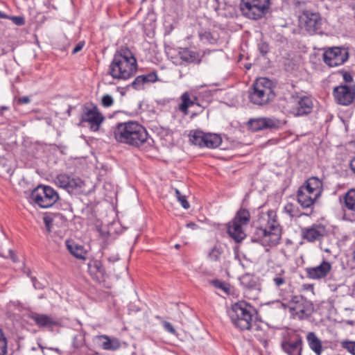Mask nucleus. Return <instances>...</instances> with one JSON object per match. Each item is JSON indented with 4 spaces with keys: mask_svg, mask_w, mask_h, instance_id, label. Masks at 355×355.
Masks as SVG:
<instances>
[{
    "mask_svg": "<svg viewBox=\"0 0 355 355\" xmlns=\"http://www.w3.org/2000/svg\"><path fill=\"white\" fill-rule=\"evenodd\" d=\"M271 274L272 282L276 288L280 290L288 284L289 279L286 276V272L282 267L275 268Z\"/></svg>",
    "mask_w": 355,
    "mask_h": 355,
    "instance_id": "23",
    "label": "nucleus"
},
{
    "mask_svg": "<svg viewBox=\"0 0 355 355\" xmlns=\"http://www.w3.org/2000/svg\"><path fill=\"white\" fill-rule=\"evenodd\" d=\"M109 263H114L119 260V256L117 253H112L107 257Z\"/></svg>",
    "mask_w": 355,
    "mask_h": 355,
    "instance_id": "50",
    "label": "nucleus"
},
{
    "mask_svg": "<svg viewBox=\"0 0 355 355\" xmlns=\"http://www.w3.org/2000/svg\"><path fill=\"white\" fill-rule=\"evenodd\" d=\"M55 184L71 193H80L84 191L85 182L80 178L61 173L56 176Z\"/></svg>",
    "mask_w": 355,
    "mask_h": 355,
    "instance_id": "14",
    "label": "nucleus"
},
{
    "mask_svg": "<svg viewBox=\"0 0 355 355\" xmlns=\"http://www.w3.org/2000/svg\"><path fill=\"white\" fill-rule=\"evenodd\" d=\"M33 285L35 289H42L44 288V285L40 283L35 277H31Z\"/></svg>",
    "mask_w": 355,
    "mask_h": 355,
    "instance_id": "51",
    "label": "nucleus"
},
{
    "mask_svg": "<svg viewBox=\"0 0 355 355\" xmlns=\"http://www.w3.org/2000/svg\"><path fill=\"white\" fill-rule=\"evenodd\" d=\"M275 94L272 89V82L266 78H259L253 83L249 91L250 101L257 105H264L272 101Z\"/></svg>",
    "mask_w": 355,
    "mask_h": 355,
    "instance_id": "6",
    "label": "nucleus"
},
{
    "mask_svg": "<svg viewBox=\"0 0 355 355\" xmlns=\"http://www.w3.org/2000/svg\"><path fill=\"white\" fill-rule=\"evenodd\" d=\"M343 204L348 210L355 211V189H350L345 193Z\"/></svg>",
    "mask_w": 355,
    "mask_h": 355,
    "instance_id": "34",
    "label": "nucleus"
},
{
    "mask_svg": "<svg viewBox=\"0 0 355 355\" xmlns=\"http://www.w3.org/2000/svg\"><path fill=\"white\" fill-rule=\"evenodd\" d=\"M291 101L293 103L290 113L295 116L308 115L312 112L313 101L310 96L304 95L300 92H295L291 96Z\"/></svg>",
    "mask_w": 355,
    "mask_h": 355,
    "instance_id": "12",
    "label": "nucleus"
},
{
    "mask_svg": "<svg viewBox=\"0 0 355 355\" xmlns=\"http://www.w3.org/2000/svg\"><path fill=\"white\" fill-rule=\"evenodd\" d=\"M206 136L207 133L202 130H192L189 134V140L193 144L204 148Z\"/></svg>",
    "mask_w": 355,
    "mask_h": 355,
    "instance_id": "30",
    "label": "nucleus"
},
{
    "mask_svg": "<svg viewBox=\"0 0 355 355\" xmlns=\"http://www.w3.org/2000/svg\"><path fill=\"white\" fill-rule=\"evenodd\" d=\"M326 228L321 224H313L311 227H304L301 230L303 239L309 242L321 240L326 234Z\"/></svg>",
    "mask_w": 355,
    "mask_h": 355,
    "instance_id": "19",
    "label": "nucleus"
},
{
    "mask_svg": "<svg viewBox=\"0 0 355 355\" xmlns=\"http://www.w3.org/2000/svg\"><path fill=\"white\" fill-rule=\"evenodd\" d=\"M44 222L46 230H47L48 232H50L52 223H53V219L49 216H45L44 218Z\"/></svg>",
    "mask_w": 355,
    "mask_h": 355,
    "instance_id": "49",
    "label": "nucleus"
},
{
    "mask_svg": "<svg viewBox=\"0 0 355 355\" xmlns=\"http://www.w3.org/2000/svg\"><path fill=\"white\" fill-rule=\"evenodd\" d=\"M284 211L291 218L299 217L300 214L298 208L293 203L288 202L284 206Z\"/></svg>",
    "mask_w": 355,
    "mask_h": 355,
    "instance_id": "36",
    "label": "nucleus"
},
{
    "mask_svg": "<svg viewBox=\"0 0 355 355\" xmlns=\"http://www.w3.org/2000/svg\"><path fill=\"white\" fill-rule=\"evenodd\" d=\"M31 102V99L28 96H21L17 99V103L18 105L27 104Z\"/></svg>",
    "mask_w": 355,
    "mask_h": 355,
    "instance_id": "52",
    "label": "nucleus"
},
{
    "mask_svg": "<svg viewBox=\"0 0 355 355\" xmlns=\"http://www.w3.org/2000/svg\"><path fill=\"white\" fill-rule=\"evenodd\" d=\"M343 78L344 81L347 83H350L353 80L352 76L349 72H344L343 73Z\"/></svg>",
    "mask_w": 355,
    "mask_h": 355,
    "instance_id": "54",
    "label": "nucleus"
},
{
    "mask_svg": "<svg viewBox=\"0 0 355 355\" xmlns=\"http://www.w3.org/2000/svg\"><path fill=\"white\" fill-rule=\"evenodd\" d=\"M250 220V214L248 209L241 208L239 209L234 218L232 219L236 223L241 224L243 226L248 225Z\"/></svg>",
    "mask_w": 355,
    "mask_h": 355,
    "instance_id": "31",
    "label": "nucleus"
},
{
    "mask_svg": "<svg viewBox=\"0 0 355 355\" xmlns=\"http://www.w3.org/2000/svg\"><path fill=\"white\" fill-rule=\"evenodd\" d=\"M97 339L101 340H103L101 347L105 350L114 351L120 348L121 343L118 338H110L107 335H99L96 336Z\"/></svg>",
    "mask_w": 355,
    "mask_h": 355,
    "instance_id": "28",
    "label": "nucleus"
},
{
    "mask_svg": "<svg viewBox=\"0 0 355 355\" xmlns=\"http://www.w3.org/2000/svg\"><path fill=\"white\" fill-rule=\"evenodd\" d=\"M280 304L285 309H288L293 319L300 320L309 317L313 310L312 303L302 295H295L288 303Z\"/></svg>",
    "mask_w": 355,
    "mask_h": 355,
    "instance_id": "7",
    "label": "nucleus"
},
{
    "mask_svg": "<svg viewBox=\"0 0 355 355\" xmlns=\"http://www.w3.org/2000/svg\"><path fill=\"white\" fill-rule=\"evenodd\" d=\"M322 182L317 177H311L300 186L297 191V202L303 209H313L323 188Z\"/></svg>",
    "mask_w": 355,
    "mask_h": 355,
    "instance_id": "4",
    "label": "nucleus"
},
{
    "mask_svg": "<svg viewBox=\"0 0 355 355\" xmlns=\"http://www.w3.org/2000/svg\"><path fill=\"white\" fill-rule=\"evenodd\" d=\"M304 28L309 33L314 34L322 26V19L318 13L305 12L302 17Z\"/></svg>",
    "mask_w": 355,
    "mask_h": 355,
    "instance_id": "18",
    "label": "nucleus"
},
{
    "mask_svg": "<svg viewBox=\"0 0 355 355\" xmlns=\"http://www.w3.org/2000/svg\"><path fill=\"white\" fill-rule=\"evenodd\" d=\"M113 134L118 142L135 147H139L148 140L146 129L135 121L118 123L114 128Z\"/></svg>",
    "mask_w": 355,
    "mask_h": 355,
    "instance_id": "3",
    "label": "nucleus"
},
{
    "mask_svg": "<svg viewBox=\"0 0 355 355\" xmlns=\"http://www.w3.org/2000/svg\"><path fill=\"white\" fill-rule=\"evenodd\" d=\"M256 313L254 307L243 301L234 303L228 311L233 325L241 331L249 329Z\"/></svg>",
    "mask_w": 355,
    "mask_h": 355,
    "instance_id": "5",
    "label": "nucleus"
},
{
    "mask_svg": "<svg viewBox=\"0 0 355 355\" xmlns=\"http://www.w3.org/2000/svg\"><path fill=\"white\" fill-rule=\"evenodd\" d=\"M243 227V225L233 220L227 225V233L236 243L241 242L246 236Z\"/></svg>",
    "mask_w": 355,
    "mask_h": 355,
    "instance_id": "24",
    "label": "nucleus"
},
{
    "mask_svg": "<svg viewBox=\"0 0 355 355\" xmlns=\"http://www.w3.org/2000/svg\"><path fill=\"white\" fill-rule=\"evenodd\" d=\"M11 258L13 260V261H16V259H15V257L14 255H11Z\"/></svg>",
    "mask_w": 355,
    "mask_h": 355,
    "instance_id": "62",
    "label": "nucleus"
},
{
    "mask_svg": "<svg viewBox=\"0 0 355 355\" xmlns=\"http://www.w3.org/2000/svg\"><path fill=\"white\" fill-rule=\"evenodd\" d=\"M137 71V62L132 52L128 48H121L114 53L107 73L114 79L128 80Z\"/></svg>",
    "mask_w": 355,
    "mask_h": 355,
    "instance_id": "2",
    "label": "nucleus"
},
{
    "mask_svg": "<svg viewBox=\"0 0 355 355\" xmlns=\"http://www.w3.org/2000/svg\"><path fill=\"white\" fill-rule=\"evenodd\" d=\"M223 253V248L220 245H214L208 253V259L211 261L219 262Z\"/></svg>",
    "mask_w": 355,
    "mask_h": 355,
    "instance_id": "35",
    "label": "nucleus"
},
{
    "mask_svg": "<svg viewBox=\"0 0 355 355\" xmlns=\"http://www.w3.org/2000/svg\"><path fill=\"white\" fill-rule=\"evenodd\" d=\"M67 248L70 253L77 259L85 260L86 259L87 251L83 245L67 241L66 242Z\"/></svg>",
    "mask_w": 355,
    "mask_h": 355,
    "instance_id": "29",
    "label": "nucleus"
},
{
    "mask_svg": "<svg viewBox=\"0 0 355 355\" xmlns=\"http://www.w3.org/2000/svg\"><path fill=\"white\" fill-rule=\"evenodd\" d=\"M162 323L163 327L164 328V329L166 331H168L172 334H176V330L175 329V328L173 327V325L169 322L163 321Z\"/></svg>",
    "mask_w": 355,
    "mask_h": 355,
    "instance_id": "47",
    "label": "nucleus"
},
{
    "mask_svg": "<svg viewBox=\"0 0 355 355\" xmlns=\"http://www.w3.org/2000/svg\"><path fill=\"white\" fill-rule=\"evenodd\" d=\"M187 226L188 227H193V226H195V224L194 223H189V224H187Z\"/></svg>",
    "mask_w": 355,
    "mask_h": 355,
    "instance_id": "61",
    "label": "nucleus"
},
{
    "mask_svg": "<svg viewBox=\"0 0 355 355\" xmlns=\"http://www.w3.org/2000/svg\"><path fill=\"white\" fill-rule=\"evenodd\" d=\"M215 10L217 12L218 15H223V14L220 12V10L218 8H215Z\"/></svg>",
    "mask_w": 355,
    "mask_h": 355,
    "instance_id": "60",
    "label": "nucleus"
},
{
    "mask_svg": "<svg viewBox=\"0 0 355 355\" xmlns=\"http://www.w3.org/2000/svg\"><path fill=\"white\" fill-rule=\"evenodd\" d=\"M182 103L178 105V110L183 113L184 116L189 114V107L194 104V101L191 98L188 92H184L181 96Z\"/></svg>",
    "mask_w": 355,
    "mask_h": 355,
    "instance_id": "32",
    "label": "nucleus"
},
{
    "mask_svg": "<svg viewBox=\"0 0 355 355\" xmlns=\"http://www.w3.org/2000/svg\"><path fill=\"white\" fill-rule=\"evenodd\" d=\"M352 255V261L355 263V243H354V245H353Z\"/></svg>",
    "mask_w": 355,
    "mask_h": 355,
    "instance_id": "57",
    "label": "nucleus"
},
{
    "mask_svg": "<svg viewBox=\"0 0 355 355\" xmlns=\"http://www.w3.org/2000/svg\"><path fill=\"white\" fill-rule=\"evenodd\" d=\"M241 266H242V267H243V268H245V266H244L243 263H241Z\"/></svg>",
    "mask_w": 355,
    "mask_h": 355,
    "instance_id": "64",
    "label": "nucleus"
},
{
    "mask_svg": "<svg viewBox=\"0 0 355 355\" xmlns=\"http://www.w3.org/2000/svg\"><path fill=\"white\" fill-rule=\"evenodd\" d=\"M332 94L338 104L347 106L352 104L355 98V86L340 85L334 88Z\"/></svg>",
    "mask_w": 355,
    "mask_h": 355,
    "instance_id": "16",
    "label": "nucleus"
},
{
    "mask_svg": "<svg viewBox=\"0 0 355 355\" xmlns=\"http://www.w3.org/2000/svg\"><path fill=\"white\" fill-rule=\"evenodd\" d=\"M178 55L180 60L187 64H199L201 61L200 53L188 48L181 49Z\"/></svg>",
    "mask_w": 355,
    "mask_h": 355,
    "instance_id": "26",
    "label": "nucleus"
},
{
    "mask_svg": "<svg viewBox=\"0 0 355 355\" xmlns=\"http://www.w3.org/2000/svg\"><path fill=\"white\" fill-rule=\"evenodd\" d=\"M175 196L182 206V207L185 209H187L190 207V205L187 201L186 196L181 194L180 191L178 189H175Z\"/></svg>",
    "mask_w": 355,
    "mask_h": 355,
    "instance_id": "40",
    "label": "nucleus"
},
{
    "mask_svg": "<svg viewBox=\"0 0 355 355\" xmlns=\"http://www.w3.org/2000/svg\"><path fill=\"white\" fill-rule=\"evenodd\" d=\"M324 62L329 67L343 65L349 59L347 49L340 46H333L324 51L322 55Z\"/></svg>",
    "mask_w": 355,
    "mask_h": 355,
    "instance_id": "13",
    "label": "nucleus"
},
{
    "mask_svg": "<svg viewBox=\"0 0 355 355\" xmlns=\"http://www.w3.org/2000/svg\"><path fill=\"white\" fill-rule=\"evenodd\" d=\"M257 225L252 236V241L264 246L277 245L282 237V227L273 209L259 213Z\"/></svg>",
    "mask_w": 355,
    "mask_h": 355,
    "instance_id": "1",
    "label": "nucleus"
},
{
    "mask_svg": "<svg viewBox=\"0 0 355 355\" xmlns=\"http://www.w3.org/2000/svg\"><path fill=\"white\" fill-rule=\"evenodd\" d=\"M304 343L302 336L296 331H286L281 342L282 350L287 355H302Z\"/></svg>",
    "mask_w": 355,
    "mask_h": 355,
    "instance_id": "10",
    "label": "nucleus"
},
{
    "mask_svg": "<svg viewBox=\"0 0 355 355\" xmlns=\"http://www.w3.org/2000/svg\"><path fill=\"white\" fill-rule=\"evenodd\" d=\"M175 248H180V245H179V244H176V245H175Z\"/></svg>",
    "mask_w": 355,
    "mask_h": 355,
    "instance_id": "63",
    "label": "nucleus"
},
{
    "mask_svg": "<svg viewBox=\"0 0 355 355\" xmlns=\"http://www.w3.org/2000/svg\"><path fill=\"white\" fill-rule=\"evenodd\" d=\"M141 77L143 78L144 85L148 83H154L157 81H159L157 73L155 71L146 74H143L141 75Z\"/></svg>",
    "mask_w": 355,
    "mask_h": 355,
    "instance_id": "37",
    "label": "nucleus"
},
{
    "mask_svg": "<svg viewBox=\"0 0 355 355\" xmlns=\"http://www.w3.org/2000/svg\"><path fill=\"white\" fill-rule=\"evenodd\" d=\"M101 103L103 107H109L113 105L114 100L112 96L106 94L102 97Z\"/></svg>",
    "mask_w": 355,
    "mask_h": 355,
    "instance_id": "45",
    "label": "nucleus"
},
{
    "mask_svg": "<svg viewBox=\"0 0 355 355\" xmlns=\"http://www.w3.org/2000/svg\"><path fill=\"white\" fill-rule=\"evenodd\" d=\"M8 352V343L1 329H0V355H6Z\"/></svg>",
    "mask_w": 355,
    "mask_h": 355,
    "instance_id": "39",
    "label": "nucleus"
},
{
    "mask_svg": "<svg viewBox=\"0 0 355 355\" xmlns=\"http://www.w3.org/2000/svg\"><path fill=\"white\" fill-rule=\"evenodd\" d=\"M14 24L17 26H22L25 24L24 18L19 16L9 17Z\"/></svg>",
    "mask_w": 355,
    "mask_h": 355,
    "instance_id": "48",
    "label": "nucleus"
},
{
    "mask_svg": "<svg viewBox=\"0 0 355 355\" xmlns=\"http://www.w3.org/2000/svg\"><path fill=\"white\" fill-rule=\"evenodd\" d=\"M85 45V42L83 41H80L76 45V46L73 48V51H72V53L73 54H75L78 52H79L80 51H81Z\"/></svg>",
    "mask_w": 355,
    "mask_h": 355,
    "instance_id": "53",
    "label": "nucleus"
},
{
    "mask_svg": "<svg viewBox=\"0 0 355 355\" xmlns=\"http://www.w3.org/2000/svg\"><path fill=\"white\" fill-rule=\"evenodd\" d=\"M349 7L351 8L353 10H355V3L354 1H350L348 4Z\"/></svg>",
    "mask_w": 355,
    "mask_h": 355,
    "instance_id": "59",
    "label": "nucleus"
},
{
    "mask_svg": "<svg viewBox=\"0 0 355 355\" xmlns=\"http://www.w3.org/2000/svg\"><path fill=\"white\" fill-rule=\"evenodd\" d=\"M0 18L1 19H8L9 18V16H8L6 14H5L4 12L0 11Z\"/></svg>",
    "mask_w": 355,
    "mask_h": 355,
    "instance_id": "58",
    "label": "nucleus"
},
{
    "mask_svg": "<svg viewBox=\"0 0 355 355\" xmlns=\"http://www.w3.org/2000/svg\"><path fill=\"white\" fill-rule=\"evenodd\" d=\"M280 124V121L275 117H259L250 119L248 121L249 128L253 131H259L263 129H277Z\"/></svg>",
    "mask_w": 355,
    "mask_h": 355,
    "instance_id": "17",
    "label": "nucleus"
},
{
    "mask_svg": "<svg viewBox=\"0 0 355 355\" xmlns=\"http://www.w3.org/2000/svg\"><path fill=\"white\" fill-rule=\"evenodd\" d=\"M306 277L311 279H321L326 277L331 270L330 262L323 260L320 265L305 268Z\"/></svg>",
    "mask_w": 355,
    "mask_h": 355,
    "instance_id": "20",
    "label": "nucleus"
},
{
    "mask_svg": "<svg viewBox=\"0 0 355 355\" xmlns=\"http://www.w3.org/2000/svg\"><path fill=\"white\" fill-rule=\"evenodd\" d=\"M211 283L214 287L225 291L226 293H229L230 288L225 282L218 279H215L213 280Z\"/></svg>",
    "mask_w": 355,
    "mask_h": 355,
    "instance_id": "43",
    "label": "nucleus"
},
{
    "mask_svg": "<svg viewBox=\"0 0 355 355\" xmlns=\"http://www.w3.org/2000/svg\"><path fill=\"white\" fill-rule=\"evenodd\" d=\"M340 345L349 353H350L352 355H355V341L344 340L340 342Z\"/></svg>",
    "mask_w": 355,
    "mask_h": 355,
    "instance_id": "38",
    "label": "nucleus"
},
{
    "mask_svg": "<svg viewBox=\"0 0 355 355\" xmlns=\"http://www.w3.org/2000/svg\"><path fill=\"white\" fill-rule=\"evenodd\" d=\"M239 280L243 288L245 297L249 300H257L261 288L259 278L254 275L247 273L242 275Z\"/></svg>",
    "mask_w": 355,
    "mask_h": 355,
    "instance_id": "15",
    "label": "nucleus"
},
{
    "mask_svg": "<svg viewBox=\"0 0 355 355\" xmlns=\"http://www.w3.org/2000/svg\"><path fill=\"white\" fill-rule=\"evenodd\" d=\"M200 37L201 40H205L211 44L215 43L217 40V38L215 37L211 33L208 31H205L200 34Z\"/></svg>",
    "mask_w": 355,
    "mask_h": 355,
    "instance_id": "44",
    "label": "nucleus"
},
{
    "mask_svg": "<svg viewBox=\"0 0 355 355\" xmlns=\"http://www.w3.org/2000/svg\"><path fill=\"white\" fill-rule=\"evenodd\" d=\"M85 343V336L82 334H78L73 337L72 345L75 348L81 347Z\"/></svg>",
    "mask_w": 355,
    "mask_h": 355,
    "instance_id": "41",
    "label": "nucleus"
},
{
    "mask_svg": "<svg viewBox=\"0 0 355 355\" xmlns=\"http://www.w3.org/2000/svg\"><path fill=\"white\" fill-rule=\"evenodd\" d=\"M49 350L57 352L59 354H62V351L58 347H48Z\"/></svg>",
    "mask_w": 355,
    "mask_h": 355,
    "instance_id": "56",
    "label": "nucleus"
},
{
    "mask_svg": "<svg viewBox=\"0 0 355 355\" xmlns=\"http://www.w3.org/2000/svg\"><path fill=\"white\" fill-rule=\"evenodd\" d=\"M104 120V116L100 112L96 105L93 103H87L83 106L80 115V123H87L91 131H98Z\"/></svg>",
    "mask_w": 355,
    "mask_h": 355,
    "instance_id": "11",
    "label": "nucleus"
},
{
    "mask_svg": "<svg viewBox=\"0 0 355 355\" xmlns=\"http://www.w3.org/2000/svg\"><path fill=\"white\" fill-rule=\"evenodd\" d=\"M306 340L310 349L315 355H321L324 351L322 340L317 336L315 332H308L306 336Z\"/></svg>",
    "mask_w": 355,
    "mask_h": 355,
    "instance_id": "25",
    "label": "nucleus"
},
{
    "mask_svg": "<svg viewBox=\"0 0 355 355\" xmlns=\"http://www.w3.org/2000/svg\"><path fill=\"white\" fill-rule=\"evenodd\" d=\"M221 142L222 139L218 135L208 132L207 133L204 147L216 148L221 144Z\"/></svg>",
    "mask_w": 355,
    "mask_h": 355,
    "instance_id": "33",
    "label": "nucleus"
},
{
    "mask_svg": "<svg viewBox=\"0 0 355 355\" xmlns=\"http://www.w3.org/2000/svg\"><path fill=\"white\" fill-rule=\"evenodd\" d=\"M31 199L39 207L49 208L58 201L59 196L52 187L40 185L31 192Z\"/></svg>",
    "mask_w": 355,
    "mask_h": 355,
    "instance_id": "9",
    "label": "nucleus"
},
{
    "mask_svg": "<svg viewBox=\"0 0 355 355\" xmlns=\"http://www.w3.org/2000/svg\"><path fill=\"white\" fill-rule=\"evenodd\" d=\"M87 268L88 272L94 279L100 281L104 278L105 269L100 260L91 259L87 263Z\"/></svg>",
    "mask_w": 355,
    "mask_h": 355,
    "instance_id": "22",
    "label": "nucleus"
},
{
    "mask_svg": "<svg viewBox=\"0 0 355 355\" xmlns=\"http://www.w3.org/2000/svg\"><path fill=\"white\" fill-rule=\"evenodd\" d=\"M266 327L265 324L261 320H258L257 316L254 317L252 319V322L250 324V327L247 329L248 331H252L254 334V336L259 338V339L263 338L266 334Z\"/></svg>",
    "mask_w": 355,
    "mask_h": 355,
    "instance_id": "27",
    "label": "nucleus"
},
{
    "mask_svg": "<svg viewBox=\"0 0 355 355\" xmlns=\"http://www.w3.org/2000/svg\"><path fill=\"white\" fill-rule=\"evenodd\" d=\"M258 49L259 52L263 55H266L269 52V45L265 42H261L258 44Z\"/></svg>",
    "mask_w": 355,
    "mask_h": 355,
    "instance_id": "46",
    "label": "nucleus"
},
{
    "mask_svg": "<svg viewBox=\"0 0 355 355\" xmlns=\"http://www.w3.org/2000/svg\"><path fill=\"white\" fill-rule=\"evenodd\" d=\"M271 5V0H241L240 9L243 16L257 20L266 15Z\"/></svg>",
    "mask_w": 355,
    "mask_h": 355,
    "instance_id": "8",
    "label": "nucleus"
},
{
    "mask_svg": "<svg viewBox=\"0 0 355 355\" xmlns=\"http://www.w3.org/2000/svg\"><path fill=\"white\" fill-rule=\"evenodd\" d=\"M349 166L351 170L355 173V156L351 159Z\"/></svg>",
    "mask_w": 355,
    "mask_h": 355,
    "instance_id": "55",
    "label": "nucleus"
},
{
    "mask_svg": "<svg viewBox=\"0 0 355 355\" xmlns=\"http://www.w3.org/2000/svg\"><path fill=\"white\" fill-rule=\"evenodd\" d=\"M144 85V83L141 75L137 76L130 84V86L136 90L143 89Z\"/></svg>",
    "mask_w": 355,
    "mask_h": 355,
    "instance_id": "42",
    "label": "nucleus"
},
{
    "mask_svg": "<svg viewBox=\"0 0 355 355\" xmlns=\"http://www.w3.org/2000/svg\"><path fill=\"white\" fill-rule=\"evenodd\" d=\"M28 318L35 322L39 327H52L58 324V321L52 316L41 314L36 312H31L28 315Z\"/></svg>",
    "mask_w": 355,
    "mask_h": 355,
    "instance_id": "21",
    "label": "nucleus"
}]
</instances>
